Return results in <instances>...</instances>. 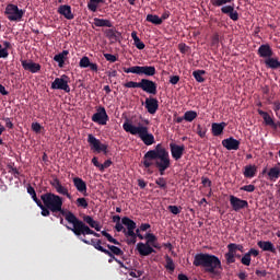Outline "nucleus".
Listing matches in <instances>:
<instances>
[{
  "mask_svg": "<svg viewBox=\"0 0 280 280\" xmlns=\"http://www.w3.org/2000/svg\"><path fill=\"white\" fill-rule=\"evenodd\" d=\"M211 43L218 47V45H220V34L214 33L212 35Z\"/></svg>",
  "mask_w": 280,
  "mask_h": 280,
  "instance_id": "nucleus-58",
  "label": "nucleus"
},
{
  "mask_svg": "<svg viewBox=\"0 0 280 280\" xmlns=\"http://www.w3.org/2000/svg\"><path fill=\"white\" fill-rule=\"evenodd\" d=\"M147 21L148 23H152L153 25H163L161 18L156 14H148Z\"/></svg>",
  "mask_w": 280,
  "mask_h": 280,
  "instance_id": "nucleus-37",
  "label": "nucleus"
},
{
  "mask_svg": "<svg viewBox=\"0 0 280 280\" xmlns=\"http://www.w3.org/2000/svg\"><path fill=\"white\" fill-rule=\"evenodd\" d=\"M222 145L226 150H240V140L230 137L228 139L222 140Z\"/></svg>",
  "mask_w": 280,
  "mask_h": 280,
  "instance_id": "nucleus-21",
  "label": "nucleus"
},
{
  "mask_svg": "<svg viewBox=\"0 0 280 280\" xmlns=\"http://www.w3.org/2000/svg\"><path fill=\"white\" fill-rule=\"evenodd\" d=\"M137 250L141 257H148L149 255H152V253H156V250H154L148 243H138Z\"/></svg>",
  "mask_w": 280,
  "mask_h": 280,
  "instance_id": "nucleus-19",
  "label": "nucleus"
},
{
  "mask_svg": "<svg viewBox=\"0 0 280 280\" xmlns=\"http://www.w3.org/2000/svg\"><path fill=\"white\" fill-rule=\"evenodd\" d=\"M103 253H104V255H107V257H109L108 264H113L114 261H117V260H118V258L115 257V255H113V253H110V250H108V249L105 248V249L103 250Z\"/></svg>",
  "mask_w": 280,
  "mask_h": 280,
  "instance_id": "nucleus-51",
  "label": "nucleus"
},
{
  "mask_svg": "<svg viewBox=\"0 0 280 280\" xmlns=\"http://www.w3.org/2000/svg\"><path fill=\"white\" fill-rule=\"evenodd\" d=\"M113 165V161L106 160L103 164H101L100 172H104V170H108Z\"/></svg>",
  "mask_w": 280,
  "mask_h": 280,
  "instance_id": "nucleus-56",
  "label": "nucleus"
},
{
  "mask_svg": "<svg viewBox=\"0 0 280 280\" xmlns=\"http://www.w3.org/2000/svg\"><path fill=\"white\" fill-rule=\"evenodd\" d=\"M258 246L259 248H261V250H268L269 253L277 252V249L275 248V244H272V242L269 241H259Z\"/></svg>",
  "mask_w": 280,
  "mask_h": 280,
  "instance_id": "nucleus-30",
  "label": "nucleus"
},
{
  "mask_svg": "<svg viewBox=\"0 0 280 280\" xmlns=\"http://www.w3.org/2000/svg\"><path fill=\"white\" fill-rule=\"evenodd\" d=\"M144 106L150 115H154L159 110V100L154 97L145 98Z\"/></svg>",
  "mask_w": 280,
  "mask_h": 280,
  "instance_id": "nucleus-18",
  "label": "nucleus"
},
{
  "mask_svg": "<svg viewBox=\"0 0 280 280\" xmlns=\"http://www.w3.org/2000/svg\"><path fill=\"white\" fill-rule=\"evenodd\" d=\"M133 45L137 47V49H145V44L141 42V38L133 42Z\"/></svg>",
  "mask_w": 280,
  "mask_h": 280,
  "instance_id": "nucleus-59",
  "label": "nucleus"
},
{
  "mask_svg": "<svg viewBox=\"0 0 280 280\" xmlns=\"http://www.w3.org/2000/svg\"><path fill=\"white\" fill-rule=\"evenodd\" d=\"M31 128H32L33 132H35L36 135H40V132L43 130V127L40 126L39 122H33L31 125Z\"/></svg>",
  "mask_w": 280,
  "mask_h": 280,
  "instance_id": "nucleus-53",
  "label": "nucleus"
},
{
  "mask_svg": "<svg viewBox=\"0 0 280 280\" xmlns=\"http://www.w3.org/2000/svg\"><path fill=\"white\" fill-rule=\"evenodd\" d=\"M72 183L75 187V189L80 192L83 194V196H86V182L80 177H74L72 178Z\"/></svg>",
  "mask_w": 280,
  "mask_h": 280,
  "instance_id": "nucleus-22",
  "label": "nucleus"
},
{
  "mask_svg": "<svg viewBox=\"0 0 280 280\" xmlns=\"http://www.w3.org/2000/svg\"><path fill=\"white\" fill-rule=\"evenodd\" d=\"M230 205L233 211H242V209H248V201L244 199H240L233 195L230 196Z\"/></svg>",
  "mask_w": 280,
  "mask_h": 280,
  "instance_id": "nucleus-13",
  "label": "nucleus"
},
{
  "mask_svg": "<svg viewBox=\"0 0 280 280\" xmlns=\"http://www.w3.org/2000/svg\"><path fill=\"white\" fill-rule=\"evenodd\" d=\"M178 82H180V77H178V75H172V77H170V83H171V84L175 85V84H177Z\"/></svg>",
  "mask_w": 280,
  "mask_h": 280,
  "instance_id": "nucleus-62",
  "label": "nucleus"
},
{
  "mask_svg": "<svg viewBox=\"0 0 280 280\" xmlns=\"http://www.w3.org/2000/svg\"><path fill=\"white\" fill-rule=\"evenodd\" d=\"M54 91H65V93H71V88L69 86V77L67 74L56 78L50 86Z\"/></svg>",
  "mask_w": 280,
  "mask_h": 280,
  "instance_id": "nucleus-9",
  "label": "nucleus"
},
{
  "mask_svg": "<svg viewBox=\"0 0 280 280\" xmlns=\"http://www.w3.org/2000/svg\"><path fill=\"white\" fill-rule=\"evenodd\" d=\"M106 36L107 38H117V33L115 32V30L109 28L106 31Z\"/></svg>",
  "mask_w": 280,
  "mask_h": 280,
  "instance_id": "nucleus-61",
  "label": "nucleus"
},
{
  "mask_svg": "<svg viewBox=\"0 0 280 280\" xmlns=\"http://www.w3.org/2000/svg\"><path fill=\"white\" fill-rule=\"evenodd\" d=\"M192 266L203 268L205 272L211 277L222 276V260L215 255L199 253L194 257Z\"/></svg>",
  "mask_w": 280,
  "mask_h": 280,
  "instance_id": "nucleus-3",
  "label": "nucleus"
},
{
  "mask_svg": "<svg viewBox=\"0 0 280 280\" xmlns=\"http://www.w3.org/2000/svg\"><path fill=\"white\" fill-rule=\"evenodd\" d=\"M197 135L201 138L205 139V137L207 136V128L198 125L197 126Z\"/></svg>",
  "mask_w": 280,
  "mask_h": 280,
  "instance_id": "nucleus-54",
  "label": "nucleus"
},
{
  "mask_svg": "<svg viewBox=\"0 0 280 280\" xmlns=\"http://www.w3.org/2000/svg\"><path fill=\"white\" fill-rule=\"evenodd\" d=\"M124 86L125 89H141V82L129 81Z\"/></svg>",
  "mask_w": 280,
  "mask_h": 280,
  "instance_id": "nucleus-48",
  "label": "nucleus"
},
{
  "mask_svg": "<svg viewBox=\"0 0 280 280\" xmlns=\"http://www.w3.org/2000/svg\"><path fill=\"white\" fill-rule=\"evenodd\" d=\"M228 248L233 249L235 253H237V250H240V253H244V245L242 244L230 243Z\"/></svg>",
  "mask_w": 280,
  "mask_h": 280,
  "instance_id": "nucleus-47",
  "label": "nucleus"
},
{
  "mask_svg": "<svg viewBox=\"0 0 280 280\" xmlns=\"http://www.w3.org/2000/svg\"><path fill=\"white\" fill-rule=\"evenodd\" d=\"M247 255H249V257H259V250L255 249V248H250L247 252Z\"/></svg>",
  "mask_w": 280,
  "mask_h": 280,
  "instance_id": "nucleus-63",
  "label": "nucleus"
},
{
  "mask_svg": "<svg viewBox=\"0 0 280 280\" xmlns=\"http://www.w3.org/2000/svg\"><path fill=\"white\" fill-rule=\"evenodd\" d=\"M257 55L259 58H264V60H268L275 56V51H272V47L270 44H262L258 47Z\"/></svg>",
  "mask_w": 280,
  "mask_h": 280,
  "instance_id": "nucleus-14",
  "label": "nucleus"
},
{
  "mask_svg": "<svg viewBox=\"0 0 280 280\" xmlns=\"http://www.w3.org/2000/svg\"><path fill=\"white\" fill-rule=\"evenodd\" d=\"M21 65L24 71H30L31 73H38L42 69L40 63H36L32 60H21Z\"/></svg>",
  "mask_w": 280,
  "mask_h": 280,
  "instance_id": "nucleus-16",
  "label": "nucleus"
},
{
  "mask_svg": "<svg viewBox=\"0 0 280 280\" xmlns=\"http://www.w3.org/2000/svg\"><path fill=\"white\" fill-rule=\"evenodd\" d=\"M108 119L106 108L102 106L98 107L96 113L92 116V121H94V124H98V126H106V124H108Z\"/></svg>",
  "mask_w": 280,
  "mask_h": 280,
  "instance_id": "nucleus-11",
  "label": "nucleus"
},
{
  "mask_svg": "<svg viewBox=\"0 0 280 280\" xmlns=\"http://www.w3.org/2000/svg\"><path fill=\"white\" fill-rule=\"evenodd\" d=\"M137 232L135 230H124V235L126 237H137Z\"/></svg>",
  "mask_w": 280,
  "mask_h": 280,
  "instance_id": "nucleus-60",
  "label": "nucleus"
},
{
  "mask_svg": "<svg viewBox=\"0 0 280 280\" xmlns=\"http://www.w3.org/2000/svg\"><path fill=\"white\" fill-rule=\"evenodd\" d=\"M224 257L228 266L235 264V252L233 249L228 248V253H225Z\"/></svg>",
  "mask_w": 280,
  "mask_h": 280,
  "instance_id": "nucleus-35",
  "label": "nucleus"
},
{
  "mask_svg": "<svg viewBox=\"0 0 280 280\" xmlns=\"http://www.w3.org/2000/svg\"><path fill=\"white\" fill-rule=\"evenodd\" d=\"M142 165L145 170L154 165L159 172L160 176H165V171L170 170L172 165L170 160V152L163 145L158 144L155 149L149 150L142 158Z\"/></svg>",
  "mask_w": 280,
  "mask_h": 280,
  "instance_id": "nucleus-2",
  "label": "nucleus"
},
{
  "mask_svg": "<svg viewBox=\"0 0 280 280\" xmlns=\"http://www.w3.org/2000/svg\"><path fill=\"white\" fill-rule=\"evenodd\" d=\"M268 176L270 178V180H277V178H279L280 176V168L279 167H271L268 172Z\"/></svg>",
  "mask_w": 280,
  "mask_h": 280,
  "instance_id": "nucleus-39",
  "label": "nucleus"
},
{
  "mask_svg": "<svg viewBox=\"0 0 280 280\" xmlns=\"http://www.w3.org/2000/svg\"><path fill=\"white\" fill-rule=\"evenodd\" d=\"M170 148H171L172 158L175 161H180V159H183V154H185V145L184 144L178 145L176 143H171Z\"/></svg>",
  "mask_w": 280,
  "mask_h": 280,
  "instance_id": "nucleus-15",
  "label": "nucleus"
},
{
  "mask_svg": "<svg viewBox=\"0 0 280 280\" xmlns=\"http://www.w3.org/2000/svg\"><path fill=\"white\" fill-rule=\"evenodd\" d=\"M250 254L246 253L245 255H243V257L241 258V264H243V266H250Z\"/></svg>",
  "mask_w": 280,
  "mask_h": 280,
  "instance_id": "nucleus-50",
  "label": "nucleus"
},
{
  "mask_svg": "<svg viewBox=\"0 0 280 280\" xmlns=\"http://www.w3.org/2000/svg\"><path fill=\"white\" fill-rule=\"evenodd\" d=\"M121 222L124 226H127V231L137 229V223L128 217H124Z\"/></svg>",
  "mask_w": 280,
  "mask_h": 280,
  "instance_id": "nucleus-34",
  "label": "nucleus"
},
{
  "mask_svg": "<svg viewBox=\"0 0 280 280\" xmlns=\"http://www.w3.org/2000/svg\"><path fill=\"white\" fill-rule=\"evenodd\" d=\"M155 185H158L160 187V189L167 191V179H165L164 177H159L155 180Z\"/></svg>",
  "mask_w": 280,
  "mask_h": 280,
  "instance_id": "nucleus-42",
  "label": "nucleus"
},
{
  "mask_svg": "<svg viewBox=\"0 0 280 280\" xmlns=\"http://www.w3.org/2000/svg\"><path fill=\"white\" fill-rule=\"evenodd\" d=\"M224 128H226V122H213L212 124L213 137H220V135L224 132Z\"/></svg>",
  "mask_w": 280,
  "mask_h": 280,
  "instance_id": "nucleus-26",
  "label": "nucleus"
},
{
  "mask_svg": "<svg viewBox=\"0 0 280 280\" xmlns=\"http://www.w3.org/2000/svg\"><path fill=\"white\" fill-rule=\"evenodd\" d=\"M88 143L92 152H96L97 154H101V152H103V154L105 155L108 154V144L102 143V141L95 138L93 133L88 135Z\"/></svg>",
  "mask_w": 280,
  "mask_h": 280,
  "instance_id": "nucleus-7",
  "label": "nucleus"
},
{
  "mask_svg": "<svg viewBox=\"0 0 280 280\" xmlns=\"http://www.w3.org/2000/svg\"><path fill=\"white\" fill-rule=\"evenodd\" d=\"M257 113H258V115H260V117H262L266 126H270L271 128H277V124L275 122V120L272 119L270 114H268L267 112H264L261 109H258Z\"/></svg>",
  "mask_w": 280,
  "mask_h": 280,
  "instance_id": "nucleus-25",
  "label": "nucleus"
},
{
  "mask_svg": "<svg viewBox=\"0 0 280 280\" xmlns=\"http://www.w3.org/2000/svg\"><path fill=\"white\" fill-rule=\"evenodd\" d=\"M4 14L9 21L19 22L21 19H23L25 11L23 9H19V7L15 4H8Z\"/></svg>",
  "mask_w": 280,
  "mask_h": 280,
  "instance_id": "nucleus-8",
  "label": "nucleus"
},
{
  "mask_svg": "<svg viewBox=\"0 0 280 280\" xmlns=\"http://www.w3.org/2000/svg\"><path fill=\"white\" fill-rule=\"evenodd\" d=\"M122 129L125 132H129V135H133L135 137L138 135L144 145H153L154 143V135L150 133L148 127L141 125V122L127 119L122 124Z\"/></svg>",
  "mask_w": 280,
  "mask_h": 280,
  "instance_id": "nucleus-4",
  "label": "nucleus"
},
{
  "mask_svg": "<svg viewBox=\"0 0 280 280\" xmlns=\"http://www.w3.org/2000/svg\"><path fill=\"white\" fill-rule=\"evenodd\" d=\"M240 189L241 191H247L248 194H253V191H255V185L253 184L245 185V186H242Z\"/></svg>",
  "mask_w": 280,
  "mask_h": 280,
  "instance_id": "nucleus-55",
  "label": "nucleus"
},
{
  "mask_svg": "<svg viewBox=\"0 0 280 280\" xmlns=\"http://www.w3.org/2000/svg\"><path fill=\"white\" fill-rule=\"evenodd\" d=\"M167 210L171 211L173 213V215H178L180 213V211H183V207L168 206Z\"/></svg>",
  "mask_w": 280,
  "mask_h": 280,
  "instance_id": "nucleus-49",
  "label": "nucleus"
},
{
  "mask_svg": "<svg viewBox=\"0 0 280 280\" xmlns=\"http://www.w3.org/2000/svg\"><path fill=\"white\" fill-rule=\"evenodd\" d=\"M106 247L108 248L107 250L112 253V255L114 256L116 255L117 257H122L124 250H121V248L110 244H107Z\"/></svg>",
  "mask_w": 280,
  "mask_h": 280,
  "instance_id": "nucleus-36",
  "label": "nucleus"
},
{
  "mask_svg": "<svg viewBox=\"0 0 280 280\" xmlns=\"http://www.w3.org/2000/svg\"><path fill=\"white\" fill-rule=\"evenodd\" d=\"M83 222L89 226V229H94L95 231H102V226L100 225V222L93 220V217L91 215H84Z\"/></svg>",
  "mask_w": 280,
  "mask_h": 280,
  "instance_id": "nucleus-24",
  "label": "nucleus"
},
{
  "mask_svg": "<svg viewBox=\"0 0 280 280\" xmlns=\"http://www.w3.org/2000/svg\"><path fill=\"white\" fill-rule=\"evenodd\" d=\"M233 0H210L214 8H221V5H226V3H232Z\"/></svg>",
  "mask_w": 280,
  "mask_h": 280,
  "instance_id": "nucleus-45",
  "label": "nucleus"
},
{
  "mask_svg": "<svg viewBox=\"0 0 280 280\" xmlns=\"http://www.w3.org/2000/svg\"><path fill=\"white\" fill-rule=\"evenodd\" d=\"M75 205L77 207H81L82 209L89 208V201H86V198L84 197L78 198Z\"/></svg>",
  "mask_w": 280,
  "mask_h": 280,
  "instance_id": "nucleus-44",
  "label": "nucleus"
},
{
  "mask_svg": "<svg viewBox=\"0 0 280 280\" xmlns=\"http://www.w3.org/2000/svg\"><path fill=\"white\" fill-rule=\"evenodd\" d=\"M145 238H147V244H151V245H153L154 244V242H156V235H154V234H152V233H147L145 234V236H144Z\"/></svg>",
  "mask_w": 280,
  "mask_h": 280,
  "instance_id": "nucleus-52",
  "label": "nucleus"
},
{
  "mask_svg": "<svg viewBox=\"0 0 280 280\" xmlns=\"http://www.w3.org/2000/svg\"><path fill=\"white\" fill-rule=\"evenodd\" d=\"M38 207L42 210V215L44 218H49V215H51V209L45 206V203H40Z\"/></svg>",
  "mask_w": 280,
  "mask_h": 280,
  "instance_id": "nucleus-43",
  "label": "nucleus"
},
{
  "mask_svg": "<svg viewBox=\"0 0 280 280\" xmlns=\"http://www.w3.org/2000/svg\"><path fill=\"white\" fill-rule=\"evenodd\" d=\"M125 73H136V75H147L152 78L156 75V68L154 66H133L130 68H122Z\"/></svg>",
  "mask_w": 280,
  "mask_h": 280,
  "instance_id": "nucleus-6",
  "label": "nucleus"
},
{
  "mask_svg": "<svg viewBox=\"0 0 280 280\" xmlns=\"http://www.w3.org/2000/svg\"><path fill=\"white\" fill-rule=\"evenodd\" d=\"M93 25H95V27H113V22L110 20L94 18Z\"/></svg>",
  "mask_w": 280,
  "mask_h": 280,
  "instance_id": "nucleus-29",
  "label": "nucleus"
},
{
  "mask_svg": "<svg viewBox=\"0 0 280 280\" xmlns=\"http://www.w3.org/2000/svg\"><path fill=\"white\" fill-rule=\"evenodd\" d=\"M222 14H228L232 21H240V13L235 10L233 5H224L221 8Z\"/></svg>",
  "mask_w": 280,
  "mask_h": 280,
  "instance_id": "nucleus-20",
  "label": "nucleus"
},
{
  "mask_svg": "<svg viewBox=\"0 0 280 280\" xmlns=\"http://www.w3.org/2000/svg\"><path fill=\"white\" fill-rule=\"evenodd\" d=\"M207 73V71H205V70H195L194 72H192V77L195 78V80H196V82H199V83H202V82H205V78H203V75Z\"/></svg>",
  "mask_w": 280,
  "mask_h": 280,
  "instance_id": "nucleus-38",
  "label": "nucleus"
},
{
  "mask_svg": "<svg viewBox=\"0 0 280 280\" xmlns=\"http://www.w3.org/2000/svg\"><path fill=\"white\" fill-rule=\"evenodd\" d=\"M244 170L243 175L245 178H255V176H257V166L246 165Z\"/></svg>",
  "mask_w": 280,
  "mask_h": 280,
  "instance_id": "nucleus-28",
  "label": "nucleus"
},
{
  "mask_svg": "<svg viewBox=\"0 0 280 280\" xmlns=\"http://www.w3.org/2000/svg\"><path fill=\"white\" fill-rule=\"evenodd\" d=\"M40 200L45 207L50 209L52 215L60 220V224H62V226H71L74 219L78 218L71 210L62 208L65 200L62 197H60V195H56L54 192H45L40 196Z\"/></svg>",
  "mask_w": 280,
  "mask_h": 280,
  "instance_id": "nucleus-1",
  "label": "nucleus"
},
{
  "mask_svg": "<svg viewBox=\"0 0 280 280\" xmlns=\"http://www.w3.org/2000/svg\"><path fill=\"white\" fill-rule=\"evenodd\" d=\"M57 12L68 21H73V19H75V15H73V12L71 11V5L69 4L59 5Z\"/></svg>",
  "mask_w": 280,
  "mask_h": 280,
  "instance_id": "nucleus-17",
  "label": "nucleus"
},
{
  "mask_svg": "<svg viewBox=\"0 0 280 280\" xmlns=\"http://www.w3.org/2000/svg\"><path fill=\"white\" fill-rule=\"evenodd\" d=\"M103 3H106V0H90L88 2V10H90V12H97V8Z\"/></svg>",
  "mask_w": 280,
  "mask_h": 280,
  "instance_id": "nucleus-32",
  "label": "nucleus"
},
{
  "mask_svg": "<svg viewBox=\"0 0 280 280\" xmlns=\"http://www.w3.org/2000/svg\"><path fill=\"white\" fill-rule=\"evenodd\" d=\"M3 48L0 49V58H8L10 56V52H8V49H12V44L8 40L2 42Z\"/></svg>",
  "mask_w": 280,
  "mask_h": 280,
  "instance_id": "nucleus-33",
  "label": "nucleus"
},
{
  "mask_svg": "<svg viewBox=\"0 0 280 280\" xmlns=\"http://www.w3.org/2000/svg\"><path fill=\"white\" fill-rule=\"evenodd\" d=\"M165 261H166V265H165L166 270H171V272H174V270H176V266L174 265V259H172V257L166 255Z\"/></svg>",
  "mask_w": 280,
  "mask_h": 280,
  "instance_id": "nucleus-41",
  "label": "nucleus"
},
{
  "mask_svg": "<svg viewBox=\"0 0 280 280\" xmlns=\"http://www.w3.org/2000/svg\"><path fill=\"white\" fill-rule=\"evenodd\" d=\"M198 117V113L195 112V110H187L185 114H184V119L185 121H194V119H196Z\"/></svg>",
  "mask_w": 280,
  "mask_h": 280,
  "instance_id": "nucleus-40",
  "label": "nucleus"
},
{
  "mask_svg": "<svg viewBox=\"0 0 280 280\" xmlns=\"http://www.w3.org/2000/svg\"><path fill=\"white\" fill-rule=\"evenodd\" d=\"M90 65H91V59H89V57L84 56L80 59L79 67H81V69H86L89 68Z\"/></svg>",
  "mask_w": 280,
  "mask_h": 280,
  "instance_id": "nucleus-46",
  "label": "nucleus"
},
{
  "mask_svg": "<svg viewBox=\"0 0 280 280\" xmlns=\"http://www.w3.org/2000/svg\"><path fill=\"white\" fill-rule=\"evenodd\" d=\"M50 185L55 189V191H57V194H59V196H66V198H68V200H73V196H71V192H69V188H67V186H63L62 183H60V179L55 177L50 182Z\"/></svg>",
  "mask_w": 280,
  "mask_h": 280,
  "instance_id": "nucleus-10",
  "label": "nucleus"
},
{
  "mask_svg": "<svg viewBox=\"0 0 280 280\" xmlns=\"http://www.w3.org/2000/svg\"><path fill=\"white\" fill-rule=\"evenodd\" d=\"M67 231H72L77 237H86V235H94V237H101L100 233L93 231L84 221L75 217L74 221L70 225H65Z\"/></svg>",
  "mask_w": 280,
  "mask_h": 280,
  "instance_id": "nucleus-5",
  "label": "nucleus"
},
{
  "mask_svg": "<svg viewBox=\"0 0 280 280\" xmlns=\"http://www.w3.org/2000/svg\"><path fill=\"white\" fill-rule=\"evenodd\" d=\"M104 58L108 61V62H117V56L113 55V54H104Z\"/></svg>",
  "mask_w": 280,
  "mask_h": 280,
  "instance_id": "nucleus-57",
  "label": "nucleus"
},
{
  "mask_svg": "<svg viewBox=\"0 0 280 280\" xmlns=\"http://www.w3.org/2000/svg\"><path fill=\"white\" fill-rule=\"evenodd\" d=\"M83 244H88V246H93L96 250H100V253H103L106 248L102 246V240L92 238L91 241H88L86 238H80Z\"/></svg>",
  "mask_w": 280,
  "mask_h": 280,
  "instance_id": "nucleus-23",
  "label": "nucleus"
},
{
  "mask_svg": "<svg viewBox=\"0 0 280 280\" xmlns=\"http://www.w3.org/2000/svg\"><path fill=\"white\" fill-rule=\"evenodd\" d=\"M67 56H69V50H62V52H59L55 55L54 60L55 62H58L59 67H65V60L67 59Z\"/></svg>",
  "mask_w": 280,
  "mask_h": 280,
  "instance_id": "nucleus-31",
  "label": "nucleus"
},
{
  "mask_svg": "<svg viewBox=\"0 0 280 280\" xmlns=\"http://www.w3.org/2000/svg\"><path fill=\"white\" fill-rule=\"evenodd\" d=\"M172 15V13L170 11H164L160 18V20H162V23L163 21H167V19H170V16Z\"/></svg>",
  "mask_w": 280,
  "mask_h": 280,
  "instance_id": "nucleus-64",
  "label": "nucleus"
},
{
  "mask_svg": "<svg viewBox=\"0 0 280 280\" xmlns=\"http://www.w3.org/2000/svg\"><path fill=\"white\" fill-rule=\"evenodd\" d=\"M264 63L266 65L267 69H280V61L278 58L269 57L268 59H265Z\"/></svg>",
  "mask_w": 280,
  "mask_h": 280,
  "instance_id": "nucleus-27",
  "label": "nucleus"
},
{
  "mask_svg": "<svg viewBox=\"0 0 280 280\" xmlns=\"http://www.w3.org/2000/svg\"><path fill=\"white\" fill-rule=\"evenodd\" d=\"M140 89L144 91V93H149V95H156L159 93L156 82L149 79H141Z\"/></svg>",
  "mask_w": 280,
  "mask_h": 280,
  "instance_id": "nucleus-12",
  "label": "nucleus"
}]
</instances>
